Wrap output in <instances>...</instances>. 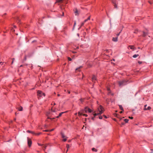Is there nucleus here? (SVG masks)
<instances>
[{"label": "nucleus", "mask_w": 153, "mask_h": 153, "mask_svg": "<svg viewBox=\"0 0 153 153\" xmlns=\"http://www.w3.org/2000/svg\"><path fill=\"white\" fill-rule=\"evenodd\" d=\"M104 111V109L103 107L101 105H100L99 106V107L98 108H97V112H98L99 113H94L93 114L94 117L92 118V119L93 120L94 119V117L97 115L102 114Z\"/></svg>", "instance_id": "obj_1"}, {"label": "nucleus", "mask_w": 153, "mask_h": 153, "mask_svg": "<svg viewBox=\"0 0 153 153\" xmlns=\"http://www.w3.org/2000/svg\"><path fill=\"white\" fill-rule=\"evenodd\" d=\"M127 81L125 80H123L122 81H119L118 82L119 85L120 86H123L126 85V82Z\"/></svg>", "instance_id": "obj_2"}, {"label": "nucleus", "mask_w": 153, "mask_h": 153, "mask_svg": "<svg viewBox=\"0 0 153 153\" xmlns=\"http://www.w3.org/2000/svg\"><path fill=\"white\" fill-rule=\"evenodd\" d=\"M37 94L38 98L42 97V95H43L44 97L45 96V94L40 91H38L37 92Z\"/></svg>", "instance_id": "obj_3"}, {"label": "nucleus", "mask_w": 153, "mask_h": 153, "mask_svg": "<svg viewBox=\"0 0 153 153\" xmlns=\"http://www.w3.org/2000/svg\"><path fill=\"white\" fill-rule=\"evenodd\" d=\"M84 111H85L86 113L87 112H88L89 113H91L92 112V110L89 108L88 107H86L84 109Z\"/></svg>", "instance_id": "obj_4"}, {"label": "nucleus", "mask_w": 153, "mask_h": 153, "mask_svg": "<svg viewBox=\"0 0 153 153\" xmlns=\"http://www.w3.org/2000/svg\"><path fill=\"white\" fill-rule=\"evenodd\" d=\"M27 143L29 147H30L32 144V141L28 137H27Z\"/></svg>", "instance_id": "obj_5"}, {"label": "nucleus", "mask_w": 153, "mask_h": 153, "mask_svg": "<svg viewBox=\"0 0 153 153\" xmlns=\"http://www.w3.org/2000/svg\"><path fill=\"white\" fill-rule=\"evenodd\" d=\"M51 112H48L47 113V115H48V119H54V118H50V115H51Z\"/></svg>", "instance_id": "obj_6"}, {"label": "nucleus", "mask_w": 153, "mask_h": 153, "mask_svg": "<svg viewBox=\"0 0 153 153\" xmlns=\"http://www.w3.org/2000/svg\"><path fill=\"white\" fill-rule=\"evenodd\" d=\"M74 13L76 16L79 15V12L76 9H75L74 10Z\"/></svg>", "instance_id": "obj_7"}, {"label": "nucleus", "mask_w": 153, "mask_h": 153, "mask_svg": "<svg viewBox=\"0 0 153 153\" xmlns=\"http://www.w3.org/2000/svg\"><path fill=\"white\" fill-rule=\"evenodd\" d=\"M92 81L93 82H94V81L97 80V78L95 76L93 75L92 78Z\"/></svg>", "instance_id": "obj_8"}, {"label": "nucleus", "mask_w": 153, "mask_h": 153, "mask_svg": "<svg viewBox=\"0 0 153 153\" xmlns=\"http://www.w3.org/2000/svg\"><path fill=\"white\" fill-rule=\"evenodd\" d=\"M112 2L114 4V6L115 8H117V6L116 3L115 1L114 0H112Z\"/></svg>", "instance_id": "obj_9"}, {"label": "nucleus", "mask_w": 153, "mask_h": 153, "mask_svg": "<svg viewBox=\"0 0 153 153\" xmlns=\"http://www.w3.org/2000/svg\"><path fill=\"white\" fill-rule=\"evenodd\" d=\"M112 40L114 42H117V37H113L112 39Z\"/></svg>", "instance_id": "obj_10"}, {"label": "nucleus", "mask_w": 153, "mask_h": 153, "mask_svg": "<svg viewBox=\"0 0 153 153\" xmlns=\"http://www.w3.org/2000/svg\"><path fill=\"white\" fill-rule=\"evenodd\" d=\"M151 108L150 106H148L147 108H144V110H150L151 109Z\"/></svg>", "instance_id": "obj_11"}, {"label": "nucleus", "mask_w": 153, "mask_h": 153, "mask_svg": "<svg viewBox=\"0 0 153 153\" xmlns=\"http://www.w3.org/2000/svg\"><path fill=\"white\" fill-rule=\"evenodd\" d=\"M143 36L144 37H145L148 34L147 32H143Z\"/></svg>", "instance_id": "obj_12"}, {"label": "nucleus", "mask_w": 153, "mask_h": 153, "mask_svg": "<svg viewBox=\"0 0 153 153\" xmlns=\"http://www.w3.org/2000/svg\"><path fill=\"white\" fill-rule=\"evenodd\" d=\"M47 145H45L44 144V146H42L43 149L45 151V149L46 148Z\"/></svg>", "instance_id": "obj_13"}, {"label": "nucleus", "mask_w": 153, "mask_h": 153, "mask_svg": "<svg viewBox=\"0 0 153 153\" xmlns=\"http://www.w3.org/2000/svg\"><path fill=\"white\" fill-rule=\"evenodd\" d=\"M129 47H130L131 49H134L135 48L134 46L133 45H129Z\"/></svg>", "instance_id": "obj_14"}, {"label": "nucleus", "mask_w": 153, "mask_h": 153, "mask_svg": "<svg viewBox=\"0 0 153 153\" xmlns=\"http://www.w3.org/2000/svg\"><path fill=\"white\" fill-rule=\"evenodd\" d=\"M119 108H120L121 110H122V111H124V110H123V109L122 106L121 105H119Z\"/></svg>", "instance_id": "obj_15"}, {"label": "nucleus", "mask_w": 153, "mask_h": 153, "mask_svg": "<svg viewBox=\"0 0 153 153\" xmlns=\"http://www.w3.org/2000/svg\"><path fill=\"white\" fill-rule=\"evenodd\" d=\"M61 134L62 137V138H64L66 137V136H65V135L63 133H61Z\"/></svg>", "instance_id": "obj_16"}, {"label": "nucleus", "mask_w": 153, "mask_h": 153, "mask_svg": "<svg viewBox=\"0 0 153 153\" xmlns=\"http://www.w3.org/2000/svg\"><path fill=\"white\" fill-rule=\"evenodd\" d=\"M18 109L19 111H22L23 110V108L22 107L20 106V107L19 108H18Z\"/></svg>", "instance_id": "obj_17"}, {"label": "nucleus", "mask_w": 153, "mask_h": 153, "mask_svg": "<svg viewBox=\"0 0 153 153\" xmlns=\"http://www.w3.org/2000/svg\"><path fill=\"white\" fill-rule=\"evenodd\" d=\"M139 56L138 54H134L133 56V57L134 58H136L137 56Z\"/></svg>", "instance_id": "obj_18"}, {"label": "nucleus", "mask_w": 153, "mask_h": 153, "mask_svg": "<svg viewBox=\"0 0 153 153\" xmlns=\"http://www.w3.org/2000/svg\"><path fill=\"white\" fill-rule=\"evenodd\" d=\"M64 113V112H61V113H60L59 114V116H58L56 117H57V118H58L59 117H60V116L62 115V114L63 113Z\"/></svg>", "instance_id": "obj_19"}, {"label": "nucleus", "mask_w": 153, "mask_h": 153, "mask_svg": "<svg viewBox=\"0 0 153 153\" xmlns=\"http://www.w3.org/2000/svg\"><path fill=\"white\" fill-rule=\"evenodd\" d=\"M92 150L93 151H94L95 152H97V150L95 149V148H92Z\"/></svg>", "instance_id": "obj_20"}, {"label": "nucleus", "mask_w": 153, "mask_h": 153, "mask_svg": "<svg viewBox=\"0 0 153 153\" xmlns=\"http://www.w3.org/2000/svg\"><path fill=\"white\" fill-rule=\"evenodd\" d=\"M90 16H89L88 18L87 19H85L84 20V22H87L88 20H90Z\"/></svg>", "instance_id": "obj_21"}, {"label": "nucleus", "mask_w": 153, "mask_h": 153, "mask_svg": "<svg viewBox=\"0 0 153 153\" xmlns=\"http://www.w3.org/2000/svg\"><path fill=\"white\" fill-rule=\"evenodd\" d=\"M66 147L67 148V150L66 151V153H67V151H68V149L70 147L69 145L68 144H67V145H66Z\"/></svg>", "instance_id": "obj_22"}, {"label": "nucleus", "mask_w": 153, "mask_h": 153, "mask_svg": "<svg viewBox=\"0 0 153 153\" xmlns=\"http://www.w3.org/2000/svg\"><path fill=\"white\" fill-rule=\"evenodd\" d=\"M64 0H58L56 2L58 3H60L62 2V1H64Z\"/></svg>", "instance_id": "obj_23"}, {"label": "nucleus", "mask_w": 153, "mask_h": 153, "mask_svg": "<svg viewBox=\"0 0 153 153\" xmlns=\"http://www.w3.org/2000/svg\"><path fill=\"white\" fill-rule=\"evenodd\" d=\"M82 68V66H80L78 68H76V71L78 70V71H79V69H80V68Z\"/></svg>", "instance_id": "obj_24"}, {"label": "nucleus", "mask_w": 153, "mask_h": 153, "mask_svg": "<svg viewBox=\"0 0 153 153\" xmlns=\"http://www.w3.org/2000/svg\"><path fill=\"white\" fill-rule=\"evenodd\" d=\"M124 121L126 123H128V121L129 120L128 119H125L124 120Z\"/></svg>", "instance_id": "obj_25"}, {"label": "nucleus", "mask_w": 153, "mask_h": 153, "mask_svg": "<svg viewBox=\"0 0 153 153\" xmlns=\"http://www.w3.org/2000/svg\"><path fill=\"white\" fill-rule=\"evenodd\" d=\"M78 114L79 116L80 117L81 116V115H82V113H80V112H79Z\"/></svg>", "instance_id": "obj_26"}, {"label": "nucleus", "mask_w": 153, "mask_h": 153, "mask_svg": "<svg viewBox=\"0 0 153 153\" xmlns=\"http://www.w3.org/2000/svg\"><path fill=\"white\" fill-rule=\"evenodd\" d=\"M85 22H82V24H81V26L79 28V29L81 27L83 26V25H84V23H85Z\"/></svg>", "instance_id": "obj_27"}, {"label": "nucleus", "mask_w": 153, "mask_h": 153, "mask_svg": "<svg viewBox=\"0 0 153 153\" xmlns=\"http://www.w3.org/2000/svg\"><path fill=\"white\" fill-rule=\"evenodd\" d=\"M76 22L75 21L74 22V27H73V29H74L75 26L76 25Z\"/></svg>", "instance_id": "obj_28"}, {"label": "nucleus", "mask_w": 153, "mask_h": 153, "mask_svg": "<svg viewBox=\"0 0 153 153\" xmlns=\"http://www.w3.org/2000/svg\"><path fill=\"white\" fill-rule=\"evenodd\" d=\"M38 145L39 146H42V147L43 146H44V144H40V143H38Z\"/></svg>", "instance_id": "obj_29"}, {"label": "nucleus", "mask_w": 153, "mask_h": 153, "mask_svg": "<svg viewBox=\"0 0 153 153\" xmlns=\"http://www.w3.org/2000/svg\"><path fill=\"white\" fill-rule=\"evenodd\" d=\"M68 60L70 61H71L72 60L69 57H68Z\"/></svg>", "instance_id": "obj_30"}, {"label": "nucleus", "mask_w": 153, "mask_h": 153, "mask_svg": "<svg viewBox=\"0 0 153 153\" xmlns=\"http://www.w3.org/2000/svg\"><path fill=\"white\" fill-rule=\"evenodd\" d=\"M27 132H29V133H33V132H32V131H29V130H28L27 131Z\"/></svg>", "instance_id": "obj_31"}, {"label": "nucleus", "mask_w": 153, "mask_h": 153, "mask_svg": "<svg viewBox=\"0 0 153 153\" xmlns=\"http://www.w3.org/2000/svg\"><path fill=\"white\" fill-rule=\"evenodd\" d=\"M82 115L84 116H85L86 117H87L88 116V115L87 114H82Z\"/></svg>", "instance_id": "obj_32"}, {"label": "nucleus", "mask_w": 153, "mask_h": 153, "mask_svg": "<svg viewBox=\"0 0 153 153\" xmlns=\"http://www.w3.org/2000/svg\"><path fill=\"white\" fill-rule=\"evenodd\" d=\"M99 118L100 119H102V116H99Z\"/></svg>", "instance_id": "obj_33"}, {"label": "nucleus", "mask_w": 153, "mask_h": 153, "mask_svg": "<svg viewBox=\"0 0 153 153\" xmlns=\"http://www.w3.org/2000/svg\"><path fill=\"white\" fill-rule=\"evenodd\" d=\"M67 140V139L66 138H64L63 139V141L65 142Z\"/></svg>", "instance_id": "obj_34"}, {"label": "nucleus", "mask_w": 153, "mask_h": 153, "mask_svg": "<svg viewBox=\"0 0 153 153\" xmlns=\"http://www.w3.org/2000/svg\"><path fill=\"white\" fill-rule=\"evenodd\" d=\"M129 118H130V119H132L133 118V117H129Z\"/></svg>", "instance_id": "obj_35"}, {"label": "nucleus", "mask_w": 153, "mask_h": 153, "mask_svg": "<svg viewBox=\"0 0 153 153\" xmlns=\"http://www.w3.org/2000/svg\"><path fill=\"white\" fill-rule=\"evenodd\" d=\"M120 33H118L116 34V35L117 36H119V34H120Z\"/></svg>", "instance_id": "obj_36"}, {"label": "nucleus", "mask_w": 153, "mask_h": 153, "mask_svg": "<svg viewBox=\"0 0 153 153\" xmlns=\"http://www.w3.org/2000/svg\"><path fill=\"white\" fill-rule=\"evenodd\" d=\"M12 60H13V61L12 62V64H13V61H14V60H15V59L14 58H13L12 59Z\"/></svg>", "instance_id": "obj_37"}, {"label": "nucleus", "mask_w": 153, "mask_h": 153, "mask_svg": "<svg viewBox=\"0 0 153 153\" xmlns=\"http://www.w3.org/2000/svg\"><path fill=\"white\" fill-rule=\"evenodd\" d=\"M3 64V62H0V64L1 65H2Z\"/></svg>", "instance_id": "obj_38"}, {"label": "nucleus", "mask_w": 153, "mask_h": 153, "mask_svg": "<svg viewBox=\"0 0 153 153\" xmlns=\"http://www.w3.org/2000/svg\"><path fill=\"white\" fill-rule=\"evenodd\" d=\"M51 112H55V110H53L52 109L51 110Z\"/></svg>", "instance_id": "obj_39"}, {"label": "nucleus", "mask_w": 153, "mask_h": 153, "mask_svg": "<svg viewBox=\"0 0 153 153\" xmlns=\"http://www.w3.org/2000/svg\"><path fill=\"white\" fill-rule=\"evenodd\" d=\"M54 130V128H53V129H52L51 130H50V131H53V130Z\"/></svg>", "instance_id": "obj_40"}, {"label": "nucleus", "mask_w": 153, "mask_h": 153, "mask_svg": "<svg viewBox=\"0 0 153 153\" xmlns=\"http://www.w3.org/2000/svg\"><path fill=\"white\" fill-rule=\"evenodd\" d=\"M149 3L150 4H152V2H151V1H149Z\"/></svg>", "instance_id": "obj_41"}, {"label": "nucleus", "mask_w": 153, "mask_h": 153, "mask_svg": "<svg viewBox=\"0 0 153 153\" xmlns=\"http://www.w3.org/2000/svg\"><path fill=\"white\" fill-rule=\"evenodd\" d=\"M107 90H108V91H110V88H107Z\"/></svg>", "instance_id": "obj_42"}, {"label": "nucleus", "mask_w": 153, "mask_h": 153, "mask_svg": "<svg viewBox=\"0 0 153 153\" xmlns=\"http://www.w3.org/2000/svg\"><path fill=\"white\" fill-rule=\"evenodd\" d=\"M138 63H139V64H141V63H142V62H140V61H139V62H138Z\"/></svg>", "instance_id": "obj_43"}, {"label": "nucleus", "mask_w": 153, "mask_h": 153, "mask_svg": "<svg viewBox=\"0 0 153 153\" xmlns=\"http://www.w3.org/2000/svg\"><path fill=\"white\" fill-rule=\"evenodd\" d=\"M80 100L81 102H82L83 101L81 99H80Z\"/></svg>", "instance_id": "obj_44"}, {"label": "nucleus", "mask_w": 153, "mask_h": 153, "mask_svg": "<svg viewBox=\"0 0 153 153\" xmlns=\"http://www.w3.org/2000/svg\"><path fill=\"white\" fill-rule=\"evenodd\" d=\"M147 106V105H144V108H146V107Z\"/></svg>", "instance_id": "obj_45"}, {"label": "nucleus", "mask_w": 153, "mask_h": 153, "mask_svg": "<svg viewBox=\"0 0 153 153\" xmlns=\"http://www.w3.org/2000/svg\"><path fill=\"white\" fill-rule=\"evenodd\" d=\"M85 127V125H83V127H82V128H83H83H84V127Z\"/></svg>", "instance_id": "obj_46"}, {"label": "nucleus", "mask_w": 153, "mask_h": 153, "mask_svg": "<svg viewBox=\"0 0 153 153\" xmlns=\"http://www.w3.org/2000/svg\"><path fill=\"white\" fill-rule=\"evenodd\" d=\"M64 13L63 12H62V16H64Z\"/></svg>", "instance_id": "obj_47"}, {"label": "nucleus", "mask_w": 153, "mask_h": 153, "mask_svg": "<svg viewBox=\"0 0 153 153\" xmlns=\"http://www.w3.org/2000/svg\"><path fill=\"white\" fill-rule=\"evenodd\" d=\"M122 113H123V111H121L120 112V113H121V114Z\"/></svg>", "instance_id": "obj_48"}, {"label": "nucleus", "mask_w": 153, "mask_h": 153, "mask_svg": "<svg viewBox=\"0 0 153 153\" xmlns=\"http://www.w3.org/2000/svg\"><path fill=\"white\" fill-rule=\"evenodd\" d=\"M65 4H66L67 3V1H66L65 2Z\"/></svg>", "instance_id": "obj_49"}, {"label": "nucleus", "mask_w": 153, "mask_h": 153, "mask_svg": "<svg viewBox=\"0 0 153 153\" xmlns=\"http://www.w3.org/2000/svg\"><path fill=\"white\" fill-rule=\"evenodd\" d=\"M77 35L78 36H79V34L77 33Z\"/></svg>", "instance_id": "obj_50"}, {"label": "nucleus", "mask_w": 153, "mask_h": 153, "mask_svg": "<svg viewBox=\"0 0 153 153\" xmlns=\"http://www.w3.org/2000/svg\"><path fill=\"white\" fill-rule=\"evenodd\" d=\"M68 93L69 94H70V91H68Z\"/></svg>", "instance_id": "obj_51"}, {"label": "nucleus", "mask_w": 153, "mask_h": 153, "mask_svg": "<svg viewBox=\"0 0 153 153\" xmlns=\"http://www.w3.org/2000/svg\"><path fill=\"white\" fill-rule=\"evenodd\" d=\"M23 66V65H21L20 66V67H22Z\"/></svg>", "instance_id": "obj_52"}, {"label": "nucleus", "mask_w": 153, "mask_h": 153, "mask_svg": "<svg viewBox=\"0 0 153 153\" xmlns=\"http://www.w3.org/2000/svg\"><path fill=\"white\" fill-rule=\"evenodd\" d=\"M57 95H58V96H60V94H58Z\"/></svg>", "instance_id": "obj_53"}, {"label": "nucleus", "mask_w": 153, "mask_h": 153, "mask_svg": "<svg viewBox=\"0 0 153 153\" xmlns=\"http://www.w3.org/2000/svg\"><path fill=\"white\" fill-rule=\"evenodd\" d=\"M26 57H25V60H26Z\"/></svg>", "instance_id": "obj_54"}, {"label": "nucleus", "mask_w": 153, "mask_h": 153, "mask_svg": "<svg viewBox=\"0 0 153 153\" xmlns=\"http://www.w3.org/2000/svg\"><path fill=\"white\" fill-rule=\"evenodd\" d=\"M39 134H37V135H39Z\"/></svg>", "instance_id": "obj_55"}, {"label": "nucleus", "mask_w": 153, "mask_h": 153, "mask_svg": "<svg viewBox=\"0 0 153 153\" xmlns=\"http://www.w3.org/2000/svg\"><path fill=\"white\" fill-rule=\"evenodd\" d=\"M45 131H48V130H45Z\"/></svg>", "instance_id": "obj_56"}, {"label": "nucleus", "mask_w": 153, "mask_h": 153, "mask_svg": "<svg viewBox=\"0 0 153 153\" xmlns=\"http://www.w3.org/2000/svg\"><path fill=\"white\" fill-rule=\"evenodd\" d=\"M105 118H107L105 116Z\"/></svg>", "instance_id": "obj_57"}, {"label": "nucleus", "mask_w": 153, "mask_h": 153, "mask_svg": "<svg viewBox=\"0 0 153 153\" xmlns=\"http://www.w3.org/2000/svg\"><path fill=\"white\" fill-rule=\"evenodd\" d=\"M15 114L16 115V114H17V113H16H16H15Z\"/></svg>", "instance_id": "obj_58"}, {"label": "nucleus", "mask_w": 153, "mask_h": 153, "mask_svg": "<svg viewBox=\"0 0 153 153\" xmlns=\"http://www.w3.org/2000/svg\"><path fill=\"white\" fill-rule=\"evenodd\" d=\"M113 61H115V59H113Z\"/></svg>", "instance_id": "obj_59"}, {"label": "nucleus", "mask_w": 153, "mask_h": 153, "mask_svg": "<svg viewBox=\"0 0 153 153\" xmlns=\"http://www.w3.org/2000/svg\"><path fill=\"white\" fill-rule=\"evenodd\" d=\"M34 41H33V42H34Z\"/></svg>", "instance_id": "obj_60"}, {"label": "nucleus", "mask_w": 153, "mask_h": 153, "mask_svg": "<svg viewBox=\"0 0 153 153\" xmlns=\"http://www.w3.org/2000/svg\"><path fill=\"white\" fill-rule=\"evenodd\" d=\"M55 104H55V103H54V105H55Z\"/></svg>", "instance_id": "obj_61"}, {"label": "nucleus", "mask_w": 153, "mask_h": 153, "mask_svg": "<svg viewBox=\"0 0 153 153\" xmlns=\"http://www.w3.org/2000/svg\"><path fill=\"white\" fill-rule=\"evenodd\" d=\"M134 33H136V32H135Z\"/></svg>", "instance_id": "obj_62"}, {"label": "nucleus", "mask_w": 153, "mask_h": 153, "mask_svg": "<svg viewBox=\"0 0 153 153\" xmlns=\"http://www.w3.org/2000/svg\"><path fill=\"white\" fill-rule=\"evenodd\" d=\"M45 153H47V152H45Z\"/></svg>", "instance_id": "obj_63"}]
</instances>
